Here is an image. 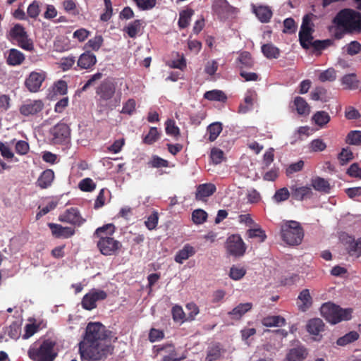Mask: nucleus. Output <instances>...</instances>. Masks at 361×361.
Segmentation results:
<instances>
[{"label":"nucleus","mask_w":361,"mask_h":361,"mask_svg":"<svg viewBox=\"0 0 361 361\" xmlns=\"http://www.w3.org/2000/svg\"><path fill=\"white\" fill-rule=\"evenodd\" d=\"M225 248L230 255L240 257L245 253L247 246L239 234H233L227 238Z\"/></svg>","instance_id":"obj_7"},{"label":"nucleus","mask_w":361,"mask_h":361,"mask_svg":"<svg viewBox=\"0 0 361 361\" xmlns=\"http://www.w3.org/2000/svg\"><path fill=\"white\" fill-rule=\"evenodd\" d=\"M47 225L51 231L52 235L56 238H68L75 233V229L71 227H64L61 224L54 223H48Z\"/></svg>","instance_id":"obj_19"},{"label":"nucleus","mask_w":361,"mask_h":361,"mask_svg":"<svg viewBox=\"0 0 361 361\" xmlns=\"http://www.w3.org/2000/svg\"><path fill=\"white\" fill-rule=\"evenodd\" d=\"M222 131V125L221 123L215 122L210 124L207 127V132L209 133V140L214 142Z\"/></svg>","instance_id":"obj_42"},{"label":"nucleus","mask_w":361,"mask_h":361,"mask_svg":"<svg viewBox=\"0 0 361 361\" xmlns=\"http://www.w3.org/2000/svg\"><path fill=\"white\" fill-rule=\"evenodd\" d=\"M166 133L169 135L177 137L180 135V130L176 125L175 121L171 119H168L166 121Z\"/></svg>","instance_id":"obj_49"},{"label":"nucleus","mask_w":361,"mask_h":361,"mask_svg":"<svg viewBox=\"0 0 361 361\" xmlns=\"http://www.w3.org/2000/svg\"><path fill=\"white\" fill-rule=\"evenodd\" d=\"M137 7L141 9V10H143V11H145V10H150L152 8H153L155 5H156V2H157V0H133Z\"/></svg>","instance_id":"obj_60"},{"label":"nucleus","mask_w":361,"mask_h":361,"mask_svg":"<svg viewBox=\"0 0 361 361\" xmlns=\"http://www.w3.org/2000/svg\"><path fill=\"white\" fill-rule=\"evenodd\" d=\"M221 357V349L216 345L211 348L207 353L206 361H216Z\"/></svg>","instance_id":"obj_55"},{"label":"nucleus","mask_w":361,"mask_h":361,"mask_svg":"<svg viewBox=\"0 0 361 361\" xmlns=\"http://www.w3.org/2000/svg\"><path fill=\"white\" fill-rule=\"evenodd\" d=\"M78 187L82 191L92 192L95 189L96 184L91 178H86L80 180Z\"/></svg>","instance_id":"obj_51"},{"label":"nucleus","mask_w":361,"mask_h":361,"mask_svg":"<svg viewBox=\"0 0 361 361\" xmlns=\"http://www.w3.org/2000/svg\"><path fill=\"white\" fill-rule=\"evenodd\" d=\"M311 185L315 190L324 193H329L331 189L329 181L319 176L311 180Z\"/></svg>","instance_id":"obj_31"},{"label":"nucleus","mask_w":361,"mask_h":361,"mask_svg":"<svg viewBox=\"0 0 361 361\" xmlns=\"http://www.w3.org/2000/svg\"><path fill=\"white\" fill-rule=\"evenodd\" d=\"M290 195V194L288 190L286 188H282L276 191L273 199L276 202L279 203L281 202L287 200Z\"/></svg>","instance_id":"obj_52"},{"label":"nucleus","mask_w":361,"mask_h":361,"mask_svg":"<svg viewBox=\"0 0 361 361\" xmlns=\"http://www.w3.org/2000/svg\"><path fill=\"white\" fill-rule=\"evenodd\" d=\"M150 164L154 168L168 167L169 161L159 156L154 155L152 157Z\"/></svg>","instance_id":"obj_63"},{"label":"nucleus","mask_w":361,"mask_h":361,"mask_svg":"<svg viewBox=\"0 0 361 361\" xmlns=\"http://www.w3.org/2000/svg\"><path fill=\"white\" fill-rule=\"evenodd\" d=\"M246 274V269L244 267L233 266L230 269L229 276L233 280L241 279Z\"/></svg>","instance_id":"obj_50"},{"label":"nucleus","mask_w":361,"mask_h":361,"mask_svg":"<svg viewBox=\"0 0 361 361\" xmlns=\"http://www.w3.org/2000/svg\"><path fill=\"white\" fill-rule=\"evenodd\" d=\"M49 133L54 144H66L69 142L71 138V128L62 121L53 126L50 129Z\"/></svg>","instance_id":"obj_8"},{"label":"nucleus","mask_w":361,"mask_h":361,"mask_svg":"<svg viewBox=\"0 0 361 361\" xmlns=\"http://www.w3.org/2000/svg\"><path fill=\"white\" fill-rule=\"evenodd\" d=\"M264 55L269 59H277L279 56L280 51L277 47H261Z\"/></svg>","instance_id":"obj_54"},{"label":"nucleus","mask_w":361,"mask_h":361,"mask_svg":"<svg viewBox=\"0 0 361 361\" xmlns=\"http://www.w3.org/2000/svg\"><path fill=\"white\" fill-rule=\"evenodd\" d=\"M311 99L314 101L326 102L328 100L326 90L323 87H317L311 92Z\"/></svg>","instance_id":"obj_43"},{"label":"nucleus","mask_w":361,"mask_h":361,"mask_svg":"<svg viewBox=\"0 0 361 361\" xmlns=\"http://www.w3.org/2000/svg\"><path fill=\"white\" fill-rule=\"evenodd\" d=\"M291 196L293 199L298 201H302L305 199H310L313 192L310 187L293 185L290 187Z\"/></svg>","instance_id":"obj_23"},{"label":"nucleus","mask_w":361,"mask_h":361,"mask_svg":"<svg viewBox=\"0 0 361 361\" xmlns=\"http://www.w3.org/2000/svg\"><path fill=\"white\" fill-rule=\"evenodd\" d=\"M39 3L34 1L27 8V13L30 18H35L39 14Z\"/></svg>","instance_id":"obj_64"},{"label":"nucleus","mask_w":361,"mask_h":361,"mask_svg":"<svg viewBox=\"0 0 361 361\" xmlns=\"http://www.w3.org/2000/svg\"><path fill=\"white\" fill-rule=\"evenodd\" d=\"M341 83L345 89L357 90L359 87L360 81L355 73L345 75L341 79Z\"/></svg>","instance_id":"obj_32"},{"label":"nucleus","mask_w":361,"mask_h":361,"mask_svg":"<svg viewBox=\"0 0 361 361\" xmlns=\"http://www.w3.org/2000/svg\"><path fill=\"white\" fill-rule=\"evenodd\" d=\"M293 104L298 114L308 115L310 114V107L304 98L296 97L294 99Z\"/></svg>","instance_id":"obj_35"},{"label":"nucleus","mask_w":361,"mask_h":361,"mask_svg":"<svg viewBox=\"0 0 361 361\" xmlns=\"http://www.w3.org/2000/svg\"><path fill=\"white\" fill-rule=\"evenodd\" d=\"M160 138V133L157 128L151 127L148 133L142 137V142L145 145H153Z\"/></svg>","instance_id":"obj_38"},{"label":"nucleus","mask_w":361,"mask_h":361,"mask_svg":"<svg viewBox=\"0 0 361 361\" xmlns=\"http://www.w3.org/2000/svg\"><path fill=\"white\" fill-rule=\"evenodd\" d=\"M192 14L193 11L191 9L185 10L180 13L178 25L181 28H185L188 25Z\"/></svg>","instance_id":"obj_45"},{"label":"nucleus","mask_w":361,"mask_h":361,"mask_svg":"<svg viewBox=\"0 0 361 361\" xmlns=\"http://www.w3.org/2000/svg\"><path fill=\"white\" fill-rule=\"evenodd\" d=\"M286 324V319L279 315L268 316L263 319L262 324L267 327L282 326Z\"/></svg>","instance_id":"obj_37"},{"label":"nucleus","mask_w":361,"mask_h":361,"mask_svg":"<svg viewBox=\"0 0 361 361\" xmlns=\"http://www.w3.org/2000/svg\"><path fill=\"white\" fill-rule=\"evenodd\" d=\"M136 102L134 99H128L123 106L121 113L131 115L135 110Z\"/></svg>","instance_id":"obj_59"},{"label":"nucleus","mask_w":361,"mask_h":361,"mask_svg":"<svg viewBox=\"0 0 361 361\" xmlns=\"http://www.w3.org/2000/svg\"><path fill=\"white\" fill-rule=\"evenodd\" d=\"M59 220L61 222L68 223L75 226H80L84 222L77 208L71 207L66 209L63 214L59 215Z\"/></svg>","instance_id":"obj_15"},{"label":"nucleus","mask_w":361,"mask_h":361,"mask_svg":"<svg viewBox=\"0 0 361 361\" xmlns=\"http://www.w3.org/2000/svg\"><path fill=\"white\" fill-rule=\"evenodd\" d=\"M282 240L289 245H300L304 238V230L296 221H286L281 227Z\"/></svg>","instance_id":"obj_6"},{"label":"nucleus","mask_w":361,"mask_h":361,"mask_svg":"<svg viewBox=\"0 0 361 361\" xmlns=\"http://www.w3.org/2000/svg\"><path fill=\"white\" fill-rule=\"evenodd\" d=\"M195 254V248L189 245L186 244L175 255V261L178 264H183V262Z\"/></svg>","instance_id":"obj_29"},{"label":"nucleus","mask_w":361,"mask_h":361,"mask_svg":"<svg viewBox=\"0 0 361 361\" xmlns=\"http://www.w3.org/2000/svg\"><path fill=\"white\" fill-rule=\"evenodd\" d=\"M75 59L73 56L62 58L59 63V66L63 71L69 70L75 63Z\"/></svg>","instance_id":"obj_61"},{"label":"nucleus","mask_w":361,"mask_h":361,"mask_svg":"<svg viewBox=\"0 0 361 361\" xmlns=\"http://www.w3.org/2000/svg\"><path fill=\"white\" fill-rule=\"evenodd\" d=\"M253 12L262 23H268L272 16V11L269 6H253Z\"/></svg>","instance_id":"obj_30"},{"label":"nucleus","mask_w":361,"mask_h":361,"mask_svg":"<svg viewBox=\"0 0 361 361\" xmlns=\"http://www.w3.org/2000/svg\"><path fill=\"white\" fill-rule=\"evenodd\" d=\"M257 94L255 91H248L245 97L244 104L239 106V112L245 114L252 109L254 101L257 99Z\"/></svg>","instance_id":"obj_33"},{"label":"nucleus","mask_w":361,"mask_h":361,"mask_svg":"<svg viewBox=\"0 0 361 361\" xmlns=\"http://www.w3.org/2000/svg\"><path fill=\"white\" fill-rule=\"evenodd\" d=\"M45 78V72L33 71L29 75L28 78H26L25 85L30 92H37L39 90Z\"/></svg>","instance_id":"obj_16"},{"label":"nucleus","mask_w":361,"mask_h":361,"mask_svg":"<svg viewBox=\"0 0 361 361\" xmlns=\"http://www.w3.org/2000/svg\"><path fill=\"white\" fill-rule=\"evenodd\" d=\"M96 56L90 51H86L80 55L78 60V66L82 69H89L95 65Z\"/></svg>","instance_id":"obj_25"},{"label":"nucleus","mask_w":361,"mask_h":361,"mask_svg":"<svg viewBox=\"0 0 361 361\" xmlns=\"http://www.w3.org/2000/svg\"><path fill=\"white\" fill-rule=\"evenodd\" d=\"M54 178V173L51 169L44 171L37 180V185L42 189L49 187Z\"/></svg>","instance_id":"obj_28"},{"label":"nucleus","mask_w":361,"mask_h":361,"mask_svg":"<svg viewBox=\"0 0 361 361\" xmlns=\"http://www.w3.org/2000/svg\"><path fill=\"white\" fill-rule=\"evenodd\" d=\"M24 59L23 53L16 49H11L7 56V63L11 66H18L21 64Z\"/></svg>","instance_id":"obj_34"},{"label":"nucleus","mask_w":361,"mask_h":361,"mask_svg":"<svg viewBox=\"0 0 361 361\" xmlns=\"http://www.w3.org/2000/svg\"><path fill=\"white\" fill-rule=\"evenodd\" d=\"M58 204L56 201H51L49 202L44 207L40 208V206L38 207L39 211L36 214V219L38 220L43 216L46 215L47 213L54 209Z\"/></svg>","instance_id":"obj_56"},{"label":"nucleus","mask_w":361,"mask_h":361,"mask_svg":"<svg viewBox=\"0 0 361 361\" xmlns=\"http://www.w3.org/2000/svg\"><path fill=\"white\" fill-rule=\"evenodd\" d=\"M236 67L241 71L242 70L252 68L255 65V60L250 53L243 51L238 54L235 60Z\"/></svg>","instance_id":"obj_22"},{"label":"nucleus","mask_w":361,"mask_h":361,"mask_svg":"<svg viewBox=\"0 0 361 361\" xmlns=\"http://www.w3.org/2000/svg\"><path fill=\"white\" fill-rule=\"evenodd\" d=\"M321 314L329 323L336 324L342 321L350 320L352 317L351 308L343 309L331 302H326L320 307Z\"/></svg>","instance_id":"obj_5"},{"label":"nucleus","mask_w":361,"mask_h":361,"mask_svg":"<svg viewBox=\"0 0 361 361\" xmlns=\"http://www.w3.org/2000/svg\"><path fill=\"white\" fill-rule=\"evenodd\" d=\"M308 352L303 345H298L288 350L283 361H303L307 357Z\"/></svg>","instance_id":"obj_21"},{"label":"nucleus","mask_w":361,"mask_h":361,"mask_svg":"<svg viewBox=\"0 0 361 361\" xmlns=\"http://www.w3.org/2000/svg\"><path fill=\"white\" fill-rule=\"evenodd\" d=\"M159 222V214L157 211H154L145 221V225L149 231L157 228Z\"/></svg>","instance_id":"obj_48"},{"label":"nucleus","mask_w":361,"mask_h":361,"mask_svg":"<svg viewBox=\"0 0 361 361\" xmlns=\"http://www.w3.org/2000/svg\"><path fill=\"white\" fill-rule=\"evenodd\" d=\"M214 11L221 17H228L237 13V8L231 6L226 0H214Z\"/></svg>","instance_id":"obj_17"},{"label":"nucleus","mask_w":361,"mask_h":361,"mask_svg":"<svg viewBox=\"0 0 361 361\" xmlns=\"http://www.w3.org/2000/svg\"><path fill=\"white\" fill-rule=\"evenodd\" d=\"M342 242L348 254L355 258L361 257V238L355 239L350 235L342 236Z\"/></svg>","instance_id":"obj_12"},{"label":"nucleus","mask_w":361,"mask_h":361,"mask_svg":"<svg viewBox=\"0 0 361 361\" xmlns=\"http://www.w3.org/2000/svg\"><path fill=\"white\" fill-rule=\"evenodd\" d=\"M359 338V334L355 331H352L345 334L344 336L338 338L336 341V344L339 346H345L348 344L352 343L357 341Z\"/></svg>","instance_id":"obj_36"},{"label":"nucleus","mask_w":361,"mask_h":361,"mask_svg":"<svg viewBox=\"0 0 361 361\" xmlns=\"http://www.w3.org/2000/svg\"><path fill=\"white\" fill-rule=\"evenodd\" d=\"M306 329L310 334L318 336L324 331V323L319 318H313L308 321Z\"/></svg>","instance_id":"obj_26"},{"label":"nucleus","mask_w":361,"mask_h":361,"mask_svg":"<svg viewBox=\"0 0 361 361\" xmlns=\"http://www.w3.org/2000/svg\"><path fill=\"white\" fill-rule=\"evenodd\" d=\"M326 147V145L321 139H314L310 144V148L312 152H322Z\"/></svg>","instance_id":"obj_62"},{"label":"nucleus","mask_w":361,"mask_h":361,"mask_svg":"<svg viewBox=\"0 0 361 361\" xmlns=\"http://www.w3.org/2000/svg\"><path fill=\"white\" fill-rule=\"evenodd\" d=\"M252 307L251 302L240 303L234 307L228 314L233 319H240L246 312L250 311Z\"/></svg>","instance_id":"obj_27"},{"label":"nucleus","mask_w":361,"mask_h":361,"mask_svg":"<svg viewBox=\"0 0 361 361\" xmlns=\"http://www.w3.org/2000/svg\"><path fill=\"white\" fill-rule=\"evenodd\" d=\"M298 309L302 312L309 310L312 305V298L309 289H303L299 294L297 300Z\"/></svg>","instance_id":"obj_24"},{"label":"nucleus","mask_w":361,"mask_h":361,"mask_svg":"<svg viewBox=\"0 0 361 361\" xmlns=\"http://www.w3.org/2000/svg\"><path fill=\"white\" fill-rule=\"evenodd\" d=\"M246 236L247 238H256L259 243H263L267 238L265 231L261 228L248 229Z\"/></svg>","instance_id":"obj_40"},{"label":"nucleus","mask_w":361,"mask_h":361,"mask_svg":"<svg viewBox=\"0 0 361 361\" xmlns=\"http://www.w3.org/2000/svg\"><path fill=\"white\" fill-rule=\"evenodd\" d=\"M357 8L361 11V0H353ZM334 23L336 26L334 36L341 39L344 35L353 32H361V13L352 8H343L334 17Z\"/></svg>","instance_id":"obj_2"},{"label":"nucleus","mask_w":361,"mask_h":361,"mask_svg":"<svg viewBox=\"0 0 361 361\" xmlns=\"http://www.w3.org/2000/svg\"><path fill=\"white\" fill-rule=\"evenodd\" d=\"M207 213L202 209H195L192 213V220L195 224L204 223L207 219Z\"/></svg>","instance_id":"obj_44"},{"label":"nucleus","mask_w":361,"mask_h":361,"mask_svg":"<svg viewBox=\"0 0 361 361\" xmlns=\"http://www.w3.org/2000/svg\"><path fill=\"white\" fill-rule=\"evenodd\" d=\"M107 293L99 289L93 288L86 293L81 301L82 307L90 311L97 307V302L106 299Z\"/></svg>","instance_id":"obj_10"},{"label":"nucleus","mask_w":361,"mask_h":361,"mask_svg":"<svg viewBox=\"0 0 361 361\" xmlns=\"http://www.w3.org/2000/svg\"><path fill=\"white\" fill-rule=\"evenodd\" d=\"M210 157L214 164H219L223 161L224 154L221 149L214 147L211 150Z\"/></svg>","instance_id":"obj_58"},{"label":"nucleus","mask_w":361,"mask_h":361,"mask_svg":"<svg viewBox=\"0 0 361 361\" xmlns=\"http://www.w3.org/2000/svg\"><path fill=\"white\" fill-rule=\"evenodd\" d=\"M336 78V71L332 68H328L326 71L321 72L319 75V80L322 82H332L334 81Z\"/></svg>","instance_id":"obj_46"},{"label":"nucleus","mask_w":361,"mask_h":361,"mask_svg":"<svg viewBox=\"0 0 361 361\" xmlns=\"http://www.w3.org/2000/svg\"><path fill=\"white\" fill-rule=\"evenodd\" d=\"M166 66L170 68L178 69L184 71L187 68V61L183 54L173 52L169 59L165 61Z\"/></svg>","instance_id":"obj_18"},{"label":"nucleus","mask_w":361,"mask_h":361,"mask_svg":"<svg viewBox=\"0 0 361 361\" xmlns=\"http://www.w3.org/2000/svg\"><path fill=\"white\" fill-rule=\"evenodd\" d=\"M115 231L116 227L113 224H105L95 230L93 237L99 239L97 246L102 255H115L122 247L121 243L111 237Z\"/></svg>","instance_id":"obj_3"},{"label":"nucleus","mask_w":361,"mask_h":361,"mask_svg":"<svg viewBox=\"0 0 361 361\" xmlns=\"http://www.w3.org/2000/svg\"><path fill=\"white\" fill-rule=\"evenodd\" d=\"M346 142L353 145H359L361 144V131L351 130L346 137Z\"/></svg>","instance_id":"obj_47"},{"label":"nucleus","mask_w":361,"mask_h":361,"mask_svg":"<svg viewBox=\"0 0 361 361\" xmlns=\"http://www.w3.org/2000/svg\"><path fill=\"white\" fill-rule=\"evenodd\" d=\"M165 334L164 331L155 328H152L149 331L148 339L151 343H154L162 340Z\"/></svg>","instance_id":"obj_53"},{"label":"nucleus","mask_w":361,"mask_h":361,"mask_svg":"<svg viewBox=\"0 0 361 361\" xmlns=\"http://www.w3.org/2000/svg\"><path fill=\"white\" fill-rule=\"evenodd\" d=\"M44 103L40 99L26 100L20 107V113L24 116H35L42 111Z\"/></svg>","instance_id":"obj_13"},{"label":"nucleus","mask_w":361,"mask_h":361,"mask_svg":"<svg viewBox=\"0 0 361 361\" xmlns=\"http://www.w3.org/2000/svg\"><path fill=\"white\" fill-rule=\"evenodd\" d=\"M56 343L50 339L36 341L29 348L28 357L33 361H54L57 353L54 351Z\"/></svg>","instance_id":"obj_4"},{"label":"nucleus","mask_w":361,"mask_h":361,"mask_svg":"<svg viewBox=\"0 0 361 361\" xmlns=\"http://www.w3.org/2000/svg\"><path fill=\"white\" fill-rule=\"evenodd\" d=\"M116 92V85L110 79L103 80L96 90V94L101 100L107 101L111 99Z\"/></svg>","instance_id":"obj_14"},{"label":"nucleus","mask_w":361,"mask_h":361,"mask_svg":"<svg viewBox=\"0 0 361 361\" xmlns=\"http://www.w3.org/2000/svg\"><path fill=\"white\" fill-rule=\"evenodd\" d=\"M111 331L100 322L88 323L83 340L79 343V353L82 360H99L106 357L112 348L106 344Z\"/></svg>","instance_id":"obj_1"},{"label":"nucleus","mask_w":361,"mask_h":361,"mask_svg":"<svg viewBox=\"0 0 361 361\" xmlns=\"http://www.w3.org/2000/svg\"><path fill=\"white\" fill-rule=\"evenodd\" d=\"M338 158L341 164L344 165L353 159V154L348 148H343Z\"/></svg>","instance_id":"obj_57"},{"label":"nucleus","mask_w":361,"mask_h":361,"mask_svg":"<svg viewBox=\"0 0 361 361\" xmlns=\"http://www.w3.org/2000/svg\"><path fill=\"white\" fill-rule=\"evenodd\" d=\"M216 191V185L213 183H203L197 185L195 192V199L198 201H207V198L212 196Z\"/></svg>","instance_id":"obj_20"},{"label":"nucleus","mask_w":361,"mask_h":361,"mask_svg":"<svg viewBox=\"0 0 361 361\" xmlns=\"http://www.w3.org/2000/svg\"><path fill=\"white\" fill-rule=\"evenodd\" d=\"M8 39L13 43H18L19 45H32V42L29 39L24 27L20 24H16L12 27L8 35Z\"/></svg>","instance_id":"obj_11"},{"label":"nucleus","mask_w":361,"mask_h":361,"mask_svg":"<svg viewBox=\"0 0 361 361\" xmlns=\"http://www.w3.org/2000/svg\"><path fill=\"white\" fill-rule=\"evenodd\" d=\"M312 120L317 126L323 127L330 121V116L324 111H319L313 115Z\"/></svg>","instance_id":"obj_41"},{"label":"nucleus","mask_w":361,"mask_h":361,"mask_svg":"<svg viewBox=\"0 0 361 361\" xmlns=\"http://www.w3.org/2000/svg\"><path fill=\"white\" fill-rule=\"evenodd\" d=\"M313 31V23H312L310 18L306 15L302 18V23L299 32V41L300 45H307V43H309L310 45H320V41L316 40L312 42Z\"/></svg>","instance_id":"obj_9"},{"label":"nucleus","mask_w":361,"mask_h":361,"mask_svg":"<svg viewBox=\"0 0 361 361\" xmlns=\"http://www.w3.org/2000/svg\"><path fill=\"white\" fill-rule=\"evenodd\" d=\"M204 98L209 101L225 102L227 97L221 90H214L207 91L204 94Z\"/></svg>","instance_id":"obj_39"}]
</instances>
